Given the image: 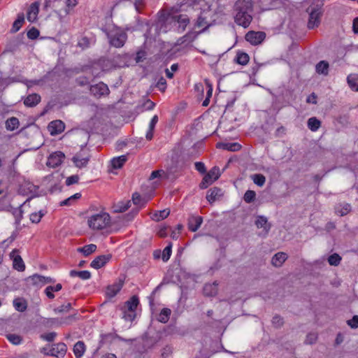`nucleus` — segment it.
<instances>
[{"mask_svg":"<svg viewBox=\"0 0 358 358\" xmlns=\"http://www.w3.org/2000/svg\"><path fill=\"white\" fill-rule=\"evenodd\" d=\"M251 178L252 179L254 183L259 187H262L266 182L265 176L260 173H256L251 176Z\"/></svg>","mask_w":358,"mask_h":358,"instance_id":"37998d69","label":"nucleus"},{"mask_svg":"<svg viewBox=\"0 0 358 358\" xmlns=\"http://www.w3.org/2000/svg\"><path fill=\"white\" fill-rule=\"evenodd\" d=\"M235 60L241 65H246L249 62V56L245 52H238Z\"/></svg>","mask_w":358,"mask_h":358,"instance_id":"79ce46f5","label":"nucleus"},{"mask_svg":"<svg viewBox=\"0 0 358 358\" xmlns=\"http://www.w3.org/2000/svg\"><path fill=\"white\" fill-rule=\"evenodd\" d=\"M139 303L138 298L136 296H133L129 300L125 302L124 308L128 311L136 313V309Z\"/></svg>","mask_w":358,"mask_h":358,"instance_id":"393cba45","label":"nucleus"},{"mask_svg":"<svg viewBox=\"0 0 358 358\" xmlns=\"http://www.w3.org/2000/svg\"><path fill=\"white\" fill-rule=\"evenodd\" d=\"M90 92L96 97H101V96L107 95L109 93V89L107 85L101 82L90 87Z\"/></svg>","mask_w":358,"mask_h":358,"instance_id":"ddd939ff","label":"nucleus"},{"mask_svg":"<svg viewBox=\"0 0 358 358\" xmlns=\"http://www.w3.org/2000/svg\"><path fill=\"white\" fill-rule=\"evenodd\" d=\"M347 80L350 87L352 90L358 92V76L355 74L349 75Z\"/></svg>","mask_w":358,"mask_h":358,"instance_id":"4c0bfd02","label":"nucleus"},{"mask_svg":"<svg viewBox=\"0 0 358 358\" xmlns=\"http://www.w3.org/2000/svg\"><path fill=\"white\" fill-rule=\"evenodd\" d=\"M351 210V206L348 203H343L336 206L335 208L336 213L340 216L346 215Z\"/></svg>","mask_w":358,"mask_h":358,"instance_id":"c9c22d12","label":"nucleus"},{"mask_svg":"<svg viewBox=\"0 0 358 358\" xmlns=\"http://www.w3.org/2000/svg\"><path fill=\"white\" fill-rule=\"evenodd\" d=\"M317 340V336L315 334H309L306 339V343L307 344H313Z\"/></svg>","mask_w":358,"mask_h":358,"instance_id":"774afa93","label":"nucleus"},{"mask_svg":"<svg viewBox=\"0 0 358 358\" xmlns=\"http://www.w3.org/2000/svg\"><path fill=\"white\" fill-rule=\"evenodd\" d=\"M76 318L75 315H69L64 319H61L60 320L55 319V318H50L47 319L48 322L47 324H59L60 325L62 324H70L73 320H74Z\"/></svg>","mask_w":358,"mask_h":358,"instance_id":"a878e982","label":"nucleus"},{"mask_svg":"<svg viewBox=\"0 0 358 358\" xmlns=\"http://www.w3.org/2000/svg\"><path fill=\"white\" fill-rule=\"evenodd\" d=\"M30 279L32 281V283L34 285H39V286H42V285H45V282H43L44 279H45V276L38 275V274H34L30 277Z\"/></svg>","mask_w":358,"mask_h":358,"instance_id":"a18cd8bd","label":"nucleus"},{"mask_svg":"<svg viewBox=\"0 0 358 358\" xmlns=\"http://www.w3.org/2000/svg\"><path fill=\"white\" fill-rule=\"evenodd\" d=\"M256 197V193L252 190H247L243 196L244 201L248 203H252L255 201Z\"/></svg>","mask_w":358,"mask_h":358,"instance_id":"49530a36","label":"nucleus"},{"mask_svg":"<svg viewBox=\"0 0 358 358\" xmlns=\"http://www.w3.org/2000/svg\"><path fill=\"white\" fill-rule=\"evenodd\" d=\"M87 222L89 227L92 229L101 230L108 226L110 217L106 213H100L92 215Z\"/></svg>","mask_w":358,"mask_h":358,"instance_id":"7ed1b4c3","label":"nucleus"},{"mask_svg":"<svg viewBox=\"0 0 358 358\" xmlns=\"http://www.w3.org/2000/svg\"><path fill=\"white\" fill-rule=\"evenodd\" d=\"M217 292V283L216 282L213 284H206L203 287V294L206 296H213Z\"/></svg>","mask_w":358,"mask_h":358,"instance_id":"7c9ffc66","label":"nucleus"},{"mask_svg":"<svg viewBox=\"0 0 358 358\" xmlns=\"http://www.w3.org/2000/svg\"><path fill=\"white\" fill-rule=\"evenodd\" d=\"M130 201H127L126 203L123 201L118 202L114 206V212L122 213L126 211L130 207Z\"/></svg>","mask_w":358,"mask_h":358,"instance_id":"a19ab883","label":"nucleus"},{"mask_svg":"<svg viewBox=\"0 0 358 358\" xmlns=\"http://www.w3.org/2000/svg\"><path fill=\"white\" fill-rule=\"evenodd\" d=\"M234 18L235 22L238 25L242 26L245 28L248 27L250 25L252 20L251 13L236 12Z\"/></svg>","mask_w":358,"mask_h":358,"instance_id":"9b49d317","label":"nucleus"},{"mask_svg":"<svg viewBox=\"0 0 358 358\" xmlns=\"http://www.w3.org/2000/svg\"><path fill=\"white\" fill-rule=\"evenodd\" d=\"M64 157L65 155L62 152H55L49 156L46 164L49 167L55 168L62 163Z\"/></svg>","mask_w":358,"mask_h":358,"instance_id":"9d476101","label":"nucleus"},{"mask_svg":"<svg viewBox=\"0 0 358 358\" xmlns=\"http://www.w3.org/2000/svg\"><path fill=\"white\" fill-rule=\"evenodd\" d=\"M48 130L51 135H57L62 133L65 129V124L62 120H54L49 123Z\"/></svg>","mask_w":358,"mask_h":358,"instance_id":"f3484780","label":"nucleus"},{"mask_svg":"<svg viewBox=\"0 0 358 358\" xmlns=\"http://www.w3.org/2000/svg\"><path fill=\"white\" fill-rule=\"evenodd\" d=\"M71 308V303H68L65 305H62L61 306H59L57 308H54V312L55 313H67L69 312Z\"/></svg>","mask_w":358,"mask_h":358,"instance_id":"3c124183","label":"nucleus"},{"mask_svg":"<svg viewBox=\"0 0 358 358\" xmlns=\"http://www.w3.org/2000/svg\"><path fill=\"white\" fill-rule=\"evenodd\" d=\"M195 169L201 173H205L206 172L205 164L201 162L195 163Z\"/></svg>","mask_w":358,"mask_h":358,"instance_id":"69168bd1","label":"nucleus"},{"mask_svg":"<svg viewBox=\"0 0 358 358\" xmlns=\"http://www.w3.org/2000/svg\"><path fill=\"white\" fill-rule=\"evenodd\" d=\"M172 348L171 346L166 345L162 350L161 357L162 358H167L172 353Z\"/></svg>","mask_w":358,"mask_h":358,"instance_id":"052dcab7","label":"nucleus"},{"mask_svg":"<svg viewBox=\"0 0 358 358\" xmlns=\"http://www.w3.org/2000/svg\"><path fill=\"white\" fill-rule=\"evenodd\" d=\"M12 213L15 218L16 224H19L22 218V210L20 208H14Z\"/></svg>","mask_w":358,"mask_h":358,"instance_id":"5fc2aeb1","label":"nucleus"},{"mask_svg":"<svg viewBox=\"0 0 358 358\" xmlns=\"http://www.w3.org/2000/svg\"><path fill=\"white\" fill-rule=\"evenodd\" d=\"M202 222V217L191 215L188 219V228L191 231L194 232L201 227Z\"/></svg>","mask_w":358,"mask_h":358,"instance_id":"412c9836","label":"nucleus"},{"mask_svg":"<svg viewBox=\"0 0 358 358\" xmlns=\"http://www.w3.org/2000/svg\"><path fill=\"white\" fill-rule=\"evenodd\" d=\"M234 10L241 13H252V4L251 0H238L234 5Z\"/></svg>","mask_w":358,"mask_h":358,"instance_id":"2eb2a0df","label":"nucleus"},{"mask_svg":"<svg viewBox=\"0 0 358 358\" xmlns=\"http://www.w3.org/2000/svg\"><path fill=\"white\" fill-rule=\"evenodd\" d=\"M66 350L67 347L65 343H58L52 345L47 355L57 358H62L66 355Z\"/></svg>","mask_w":358,"mask_h":358,"instance_id":"6e6552de","label":"nucleus"},{"mask_svg":"<svg viewBox=\"0 0 358 358\" xmlns=\"http://www.w3.org/2000/svg\"><path fill=\"white\" fill-rule=\"evenodd\" d=\"M329 63L326 61H320L315 66L316 72L319 74L327 76L329 73Z\"/></svg>","mask_w":358,"mask_h":358,"instance_id":"2f4dec72","label":"nucleus"},{"mask_svg":"<svg viewBox=\"0 0 358 358\" xmlns=\"http://www.w3.org/2000/svg\"><path fill=\"white\" fill-rule=\"evenodd\" d=\"M337 122L343 126H347L349 124L348 116L345 115H340L337 118Z\"/></svg>","mask_w":358,"mask_h":358,"instance_id":"0e129e2a","label":"nucleus"},{"mask_svg":"<svg viewBox=\"0 0 358 358\" xmlns=\"http://www.w3.org/2000/svg\"><path fill=\"white\" fill-rule=\"evenodd\" d=\"M20 125V122L17 117H12L6 121V128L8 131H14L17 129Z\"/></svg>","mask_w":358,"mask_h":358,"instance_id":"f704fd0d","label":"nucleus"},{"mask_svg":"<svg viewBox=\"0 0 358 358\" xmlns=\"http://www.w3.org/2000/svg\"><path fill=\"white\" fill-rule=\"evenodd\" d=\"M136 313H133L131 311H128L126 309H123V315L122 318H124L126 321L132 322L136 317Z\"/></svg>","mask_w":358,"mask_h":358,"instance_id":"864d4df0","label":"nucleus"},{"mask_svg":"<svg viewBox=\"0 0 358 358\" xmlns=\"http://www.w3.org/2000/svg\"><path fill=\"white\" fill-rule=\"evenodd\" d=\"M44 215L45 213L43 210H40L38 213H33L30 215V220L33 223H38Z\"/></svg>","mask_w":358,"mask_h":358,"instance_id":"09e8293b","label":"nucleus"},{"mask_svg":"<svg viewBox=\"0 0 358 358\" xmlns=\"http://www.w3.org/2000/svg\"><path fill=\"white\" fill-rule=\"evenodd\" d=\"M255 225L257 228L262 229L260 234L263 236H266L271 228V224L268 222L267 218L263 215L257 216Z\"/></svg>","mask_w":358,"mask_h":358,"instance_id":"f8f14e48","label":"nucleus"},{"mask_svg":"<svg viewBox=\"0 0 358 358\" xmlns=\"http://www.w3.org/2000/svg\"><path fill=\"white\" fill-rule=\"evenodd\" d=\"M24 22V16L23 13H19L17 15V18L13 22L10 31L12 33H16L20 30L21 27L22 26Z\"/></svg>","mask_w":358,"mask_h":358,"instance_id":"473e14b6","label":"nucleus"},{"mask_svg":"<svg viewBox=\"0 0 358 358\" xmlns=\"http://www.w3.org/2000/svg\"><path fill=\"white\" fill-rule=\"evenodd\" d=\"M38 36H39V31L35 27H32L31 29H29L27 31V37L29 39H32V40L36 39L38 38Z\"/></svg>","mask_w":358,"mask_h":358,"instance_id":"4d7b16f0","label":"nucleus"},{"mask_svg":"<svg viewBox=\"0 0 358 358\" xmlns=\"http://www.w3.org/2000/svg\"><path fill=\"white\" fill-rule=\"evenodd\" d=\"M287 259L286 253L280 252L276 253L271 259V264L275 267H280L282 265L285 261Z\"/></svg>","mask_w":358,"mask_h":358,"instance_id":"5701e85b","label":"nucleus"},{"mask_svg":"<svg viewBox=\"0 0 358 358\" xmlns=\"http://www.w3.org/2000/svg\"><path fill=\"white\" fill-rule=\"evenodd\" d=\"M70 275L71 277H79L82 280H87L90 278L91 273L88 271H77L75 270H72L70 271Z\"/></svg>","mask_w":358,"mask_h":358,"instance_id":"ea45409f","label":"nucleus"},{"mask_svg":"<svg viewBox=\"0 0 358 358\" xmlns=\"http://www.w3.org/2000/svg\"><path fill=\"white\" fill-rule=\"evenodd\" d=\"M90 159V150L85 147L82 148L79 152L75 154L71 160L76 167L83 169L87 167Z\"/></svg>","mask_w":358,"mask_h":358,"instance_id":"39448f33","label":"nucleus"},{"mask_svg":"<svg viewBox=\"0 0 358 358\" xmlns=\"http://www.w3.org/2000/svg\"><path fill=\"white\" fill-rule=\"evenodd\" d=\"M171 310L169 308H163L157 317V320L162 323H166L169 321Z\"/></svg>","mask_w":358,"mask_h":358,"instance_id":"e433bc0d","label":"nucleus"},{"mask_svg":"<svg viewBox=\"0 0 358 358\" xmlns=\"http://www.w3.org/2000/svg\"><path fill=\"white\" fill-rule=\"evenodd\" d=\"M18 252L17 249L13 250L10 252V257L13 260V268L19 271H23L25 269V265L20 255H18Z\"/></svg>","mask_w":358,"mask_h":358,"instance_id":"4468645a","label":"nucleus"},{"mask_svg":"<svg viewBox=\"0 0 358 358\" xmlns=\"http://www.w3.org/2000/svg\"><path fill=\"white\" fill-rule=\"evenodd\" d=\"M7 339L14 345H19L22 342V337L19 335L14 334H9L6 335Z\"/></svg>","mask_w":358,"mask_h":358,"instance_id":"de8ad7c7","label":"nucleus"},{"mask_svg":"<svg viewBox=\"0 0 358 358\" xmlns=\"http://www.w3.org/2000/svg\"><path fill=\"white\" fill-rule=\"evenodd\" d=\"M96 250V245L94 244H90L85 245L83 248H78L77 249L78 252H82L85 256H88L90 254L95 252Z\"/></svg>","mask_w":358,"mask_h":358,"instance_id":"58836bf2","label":"nucleus"},{"mask_svg":"<svg viewBox=\"0 0 358 358\" xmlns=\"http://www.w3.org/2000/svg\"><path fill=\"white\" fill-rule=\"evenodd\" d=\"M78 4L77 0H45L44 8H51L58 15L60 22H63L71 10Z\"/></svg>","mask_w":358,"mask_h":358,"instance_id":"f257e3e1","label":"nucleus"},{"mask_svg":"<svg viewBox=\"0 0 358 358\" xmlns=\"http://www.w3.org/2000/svg\"><path fill=\"white\" fill-rule=\"evenodd\" d=\"M112 258L110 254L102 255L96 257L92 262L90 266L96 269L103 267Z\"/></svg>","mask_w":358,"mask_h":358,"instance_id":"dca6fc26","label":"nucleus"},{"mask_svg":"<svg viewBox=\"0 0 358 358\" xmlns=\"http://www.w3.org/2000/svg\"><path fill=\"white\" fill-rule=\"evenodd\" d=\"M272 323L275 327H280L283 324V320L279 315H275L272 319Z\"/></svg>","mask_w":358,"mask_h":358,"instance_id":"e2e57ef3","label":"nucleus"},{"mask_svg":"<svg viewBox=\"0 0 358 358\" xmlns=\"http://www.w3.org/2000/svg\"><path fill=\"white\" fill-rule=\"evenodd\" d=\"M341 261V257L337 253H334L328 257V262L331 266H338Z\"/></svg>","mask_w":358,"mask_h":358,"instance_id":"c03bdc74","label":"nucleus"},{"mask_svg":"<svg viewBox=\"0 0 358 358\" xmlns=\"http://www.w3.org/2000/svg\"><path fill=\"white\" fill-rule=\"evenodd\" d=\"M145 5V0H134V6L138 13H141Z\"/></svg>","mask_w":358,"mask_h":358,"instance_id":"6e6d98bb","label":"nucleus"},{"mask_svg":"<svg viewBox=\"0 0 358 358\" xmlns=\"http://www.w3.org/2000/svg\"><path fill=\"white\" fill-rule=\"evenodd\" d=\"M207 24H208V22L205 17H203L201 15H200L198 17L197 21H196V26L198 27H207Z\"/></svg>","mask_w":358,"mask_h":358,"instance_id":"338daca9","label":"nucleus"},{"mask_svg":"<svg viewBox=\"0 0 358 358\" xmlns=\"http://www.w3.org/2000/svg\"><path fill=\"white\" fill-rule=\"evenodd\" d=\"M176 17H169V22H177L178 30L184 31L189 23V18L186 15H176Z\"/></svg>","mask_w":358,"mask_h":358,"instance_id":"a211bd4d","label":"nucleus"},{"mask_svg":"<svg viewBox=\"0 0 358 358\" xmlns=\"http://www.w3.org/2000/svg\"><path fill=\"white\" fill-rule=\"evenodd\" d=\"M172 244L170 243L163 250L162 259L164 262H167L171 255Z\"/></svg>","mask_w":358,"mask_h":358,"instance_id":"8fccbe9b","label":"nucleus"},{"mask_svg":"<svg viewBox=\"0 0 358 358\" xmlns=\"http://www.w3.org/2000/svg\"><path fill=\"white\" fill-rule=\"evenodd\" d=\"M157 87L161 92H164L166 88V81L164 78L161 77L156 84Z\"/></svg>","mask_w":358,"mask_h":358,"instance_id":"13d9d810","label":"nucleus"},{"mask_svg":"<svg viewBox=\"0 0 358 358\" xmlns=\"http://www.w3.org/2000/svg\"><path fill=\"white\" fill-rule=\"evenodd\" d=\"M41 101V96L37 94H31L27 96L24 100V103L28 107H34Z\"/></svg>","mask_w":358,"mask_h":358,"instance_id":"b1692460","label":"nucleus"},{"mask_svg":"<svg viewBox=\"0 0 358 358\" xmlns=\"http://www.w3.org/2000/svg\"><path fill=\"white\" fill-rule=\"evenodd\" d=\"M85 352V345L83 341H78L73 347V353L76 358H81Z\"/></svg>","mask_w":358,"mask_h":358,"instance_id":"cd10ccee","label":"nucleus"},{"mask_svg":"<svg viewBox=\"0 0 358 358\" xmlns=\"http://www.w3.org/2000/svg\"><path fill=\"white\" fill-rule=\"evenodd\" d=\"M223 195L222 190L217 187L210 188L206 195V199L210 203H213Z\"/></svg>","mask_w":358,"mask_h":358,"instance_id":"6ab92c4d","label":"nucleus"},{"mask_svg":"<svg viewBox=\"0 0 358 358\" xmlns=\"http://www.w3.org/2000/svg\"><path fill=\"white\" fill-rule=\"evenodd\" d=\"M127 161V155H121L114 157L111 159L110 163L113 169H120Z\"/></svg>","mask_w":358,"mask_h":358,"instance_id":"bb28decb","label":"nucleus"},{"mask_svg":"<svg viewBox=\"0 0 358 358\" xmlns=\"http://www.w3.org/2000/svg\"><path fill=\"white\" fill-rule=\"evenodd\" d=\"M79 176L78 175H73L69 176L66 180V185L69 186L78 182Z\"/></svg>","mask_w":358,"mask_h":358,"instance_id":"bf43d9fd","label":"nucleus"},{"mask_svg":"<svg viewBox=\"0 0 358 358\" xmlns=\"http://www.w3.org/2000/svg\"><path fill=\"white\" fill-rule=\"evenodd\" d=\"M169 17H176V15L162 14L159 18V29L161 31L167 32L172 28L177 27V22H169Z\"/></svg>","mask_w":358,"mask_h":358,"instance_id":"0eeeda50","label":"nucleus"},{"mask_svg":"<svg viewBox=\"0 0 358 358\" xmlns=\"http://www.w3.org/2000/svg\"><path fill=\"white\" fill-rule=\"evenodd\" d=\"M217 147L223 150H229L232 152L238 151L241 148V146L238 143H219Z\"/></svg>","mask_w":358,"mask_h":358,"instance_id":"c85d7f7f","label":"nucleus"},{"mask_svg":"<svg viewBox=\"0 0 358 358\" xmlns=\"http://www.w3.org/2000/svg\"><path fill=\"white\" fill-rule=\"evenodd\" d=\"M13 304L15 310L19 312H24L27 308V303L22 298H17L14 299Z\"/></svg>","mask_w":358,"mask_h":358,"instance_id":"c756f323","label":"nucleus"},{"mask_svg":"<svg viewBox=\"0 0 358 358\" xmlns=\"http://www.w3.org/2000/svg\"><path fill=\"white\" fill-rule=\"evenodd\" d=\"M39 11V4L38 2L31 3L28 9L27 17L29 22H34Z\"/></svg>","mask_w":358,"mask_h":358,"instance_id":"4be33fe9","label":"nucleus"},{"mask_svg":"<svg viewBox=\"0 0 358 358\" xmlns=\"http://www.w3.org/2000/svg\"><path fill=\"white\" fill-rule=\"evenodd\" d=\"M123 284L124 282L120 280L118 282H116L114 284L108 286L106 292V296L110 298L114 297L120 291L123 286Z\"/></svg>","mask_w":358,"mask_h":358,"instance_id":"aec40b11","label":"nucleus"},{"mask_svg":"<svg viewBox=\"0 0 358 358\" xmlns=\"http://www.w3.org/2000/svg\"><path fill=\"white\" fill-rule=\"evenodd\" d=\"M245 40L252 45L260 44L266 38V34L263 31H250L245 35Z\"/></svg>","mask_w":358,"mask_h":358,"instance_id":"1a4fd4ad","label":"nucleus"},{"mask_svg":"<svg viewBox=\"0 0 358 358\" xmlns=\"http://www.w3.org/2000/svg\"><path fill=\"white\" fill-rule=\"evenodd\" d=\"M347 323L352 329L358 328V315H354L351 320H348Z\"/></svg>","mask_w":358,"mask_h":358,"instance_id":"680f3d73","label":"nucleus"},{"mask_svg":"<svg viewBox=\"0 0 358 358\" xmlns=\"http://www.w3.org/2000/svg\"><path fill=\"white\" fill-rule=\"evenodd\" d=\"M308 127L312 131H316L321 127V122L315 117H312L308 120Z\"/></svg>","mask_w":358,"mask_h":358,"instance_id":"72a5a7b5","label":"nucleus"},{"mask_svg":"<svg viewBox=\"0 0 358 358\" xmlns=\"http://www.w3.org/2000/svg\"><path fill=\"white\" fill-rule=\"evenodd\" d=\"M323 3L320 0H315L306 9V12L309 14L308 22V28L311 29L317 27L320 24L321 17L323 13Z\"/></svg>","mask_w":358,"mask_h":358,"instance_id":"f03ea898","label":"nucleus"},{"mask_svg":"<svg viewBox=\"0 0 358 358\" xmlns=\"http://www.w3.org/2000/svg\"><path fill=\"white\" fill-rule=\"evenodd\" d=\"M221 175L219 167H213L203 177L199 185L201 189H206L214 181L217 180Z\"/></svg>","mask_w":358,"mask_h":358,"instance_id":"423d86ee","label":"nucleus"},{"mask_svg":"<svg viewBox=\"0 0 358 358\" xmlns=\"http://www.w3.org/2000/svg\"><path fill=\"white\" fill-rule=\"evenodd\" d=\"M169 213H170V212L167 209L160 210L158 213H156L155 214L154 219H155V220H157V221H159L161 220L166 218L169 216Z\"/></svg>","mask_w":358,"mask_h":358,"instance_id":"603ef678","label":"nucleus"},{"mask_svg":"<svg viewBox=\"0 0 358 358\" xmlns=\"http://www.w3.org/2000/svg\"><path fill=\"white\" fill-rule=\"evenodd\" d=\"M110 44L115 48H121L124 45L127 36V34L120 29H115L110 31L108 34Z\"/></svg>","mask_w":358,"mask_h":358,"instance_id":"20e7f679","label":"nucleus"}]
</instances>
